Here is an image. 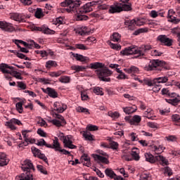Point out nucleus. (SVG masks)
<instances>
[{"mask_svg":"<svg viewBox=\"0 0 180 180\" xmlns=\"http://www.w3.org/2000/svg\"><path fill=\"white\" fill-rule=\"evenodd\" d=\"M165 139L167 141H172V142L176 141V136H175L171 135L169 136H166Z\"/></svg>","mask_w":180,"mask_h":180,"instance_id":"64","label":"nucleus"},{"mask_svg":"<svg viewBox=\"0 0 180 180\" xmlns=\"http://www.w3.org/2000/svg\"><path fill=\"white\" fill-rule=\"evenodd\" d=\"M83 137L85 140H89V141H94V135L88 134L86 131H84Z\"/></svg>","mask_w":180,"mask_h":180,"instance_id":"43","label":"nucleus"},{"mask_svg":"<svg viewBox=\"0 0 180 180\" xmlns=\"http://www.w3.org/2000/svg\"><path fill=\"white\" fill-rule=\"evenodd\" d=\"M141 122V117L140 115H134L132 117V124H134V123H140Z\"/></svg>","mask_w":180,"mask_h":180,"instance_id":"51","label":"nucleus"},{"mask_svg":"<svg viewBox=\"0 0 180 180\" xmlns=\"http://www.w3.org/2000/svg\"><path fill=\"white\" fill-rule=\"evenodd\" d=\"M59 81L62 84H68L71 81V78L68 76H62L59 78Z\"/></svg>","mask_w":180,"mask_h":180,"instance_id":"35","label":"nucleus"},{"mask_svg":"<svg viewBox=\"0 0 180 180\" xmlns=\"http://www.w3.org/2000/svg\"><path fill=\"white\" fill-rule=\"evenodd\" d=\"M24 175L23 180H33V173H32V171L24 172Z\"/></svg>","mask_w":180,"mask_h":180,"instance_id":"31","label":"nucleus"},{"mask_svg":"<svg viewBox=\"0 0 180 180\" xmlns=\"http://www.w3.org/2000/svg\"><path fill=\"white\" fill-rule=\"evenodd\" d=\"M72 56H73V57H75L77 61H81L82 63L89 60V58L78 53H72Z\"/></svg>","mask_w":180,"mask_h":180,"instance_id":"18","label":"nucleus"},{"mask_svg":"<svg viewBox=\"0 0 180 180\" xmlns=\"http://www.w3.org/2000/svg\"><path fill=\"white\" fill-rule=\"evenodd\" d=\"M166 63L163 60H151L148 65L144 68L146 71H153L154 70H158V71H162V70H167Z\"/></svg>","mask_w":180,"mask_h":180,"instance_id":"3","label":"nucleus"},{"mask_svg":"<svg viewBox=\"0 0 180 180\" xmlns=\"http://www.w3.org/2000/svg\"><path fill=\"white\" fill-rule=\"evenodd\" d=\"M166 102H167V103H170V105H172L173 106H176L178 105V103H180V96L178 95L177 97L174 98L166 99Z\"/></svg>","mask_w":180,"mask_h":180,"instance_id":"20","label":"nucleus"},{"mask_svg":"<svg viewBox=\"0 0 180 180\" xmlns=\"http://www.w3.org/2000/svg\"><path fill=\"white\" fill-rule=\"evenodd\" d=\"M125 72L127 74H137L139 73V68L136 66H131L129 69H124Z\"/></svg>","mask_w":180,"mask_h":180,"instance_id":"25","label":"nucleus"},{"mask_svg":"<svg viewBox=\"0 0 180 180\" xmlns=\"http://www.w3.org/2000/svg\"><path fill=\"white\" fill-rule=\"evenodd\" d=\"M11 120V123H13V124H18V126H22V122H20V120L15 118H12Z\"/></svg>","mask_w":180,"mask_h":180,"instance_id":"63","label":"nucleus"},{"mask_svg":"<svg viewBox=\"0 0 180 180\" xmlns=\"http://www.w3.org/2000/svg\"><path fill=\"white\" fill-rule=\"evenodd\" d=\"M72 70H74L76 71V72H79V71H84V70H86V68L85 66H81V65H73L71 67Z\"/></svg>","mask_w":180,"mask_h":180,"instance_id":"39","label":"nucleus"},{"mask_svg":"<svg viewBox=\"0 0 180 180\" xmlns=\"http://www.w3.org/2000/svg\"><path fill=\"white\" fill-rule=\"evenodd\" d=\"M87 130L89 131H96V130H98V126L96 125H88L86 127Z\"/></svg>","mask_w":180,"mask_h":180,"instance_id":"61","label":"nucleus"},{"mask_svg":"<svg viewBox=\"0 0 180 180\" xmlns=\"http://www.w3.org/2000/svg\"><path fill=\"white\" fill-rule=\"evenodd\" d=\"M121 37H122L120 36V33L115 32V33L112 34V41L119 42V41H120V38Z\"/></svg>","mask_w":180,"mask_h":180,"instance_id":"45","label":"nucleus"},{"mask_svg":"<svg viewBox=\"0 0 180 180\" xmlns=\"http://www.w3.org/2000/svg\"><path fill=\"white\" fill-rule=\"evenodd\" d=\"M93 91L96 95H101V96L103 95V91L101 87H95Z\"/></svg>","mask_w":180,"mask_h":180,"instance_id":"49","label":"nucleus"},{"mask_svg":"<svg viewBox=\"0 0 180 180\" xmlns=\"http://www.w3.org/2000/svg\"><path fill=\"white\" fill-rule=\"evenodd\" d=\"M76 48L79 50H89V48L82 44H76Z\"/></svg>","mask_w":180,"mask_h":180,"instance_id":"59","label":"nucleus"},{"mask_svg":"<svg viewBox=\"0 0 180 180\" xmlns=\"http://www.w3.org/2000/svg\"><path fill=\"white\" fill-rule=\"evenodd\" d=\"M95 72L98 75L100 81H103L104 82H109L110 81V78L107 77L112 75V71L108 69V68L104 66L102 69L96 70Z\"/></svg>","mask_w":180,"mask_h":180,"instance_id":"7","label":"nucleus"},{"mask_svg":"<svg viewBox=\"0 0 180 180\" xmlns=\"http://www.w3.org/2000/svg\"><path fill=\"white\" fill-rule=\"evenodd\" d=\"M47 148H52L55 150V151H61V145L60 142H58V138L57 136H55L54 139H53L52 145L48 143Z\"/></svg>","mask_w":180,"mask_h":180,"instance_id":"10","label":"nucleus"},{"mask_svg":"<svg viewBox=\"0 0 180 180\" xmlns=\"http://www.w3.org/2000/svg\"><path fill=\"white\" fill-rule=\"evenodd\" d=\"M157 39L165 46H167V47L172 46V43H174V41L172 39L166 37V35H159Z\"/></svg>","mask_w":180,"mask_h":180,"instance_id":"8","label":"nucleus"},{"mask_svg":"<svg viewBox=\"0 0 180 180\" xmlns=\"http://www.w3.org/2000/svg\"><path fill=\"white\" fill-rule=\"evenodd\" d=\"M37 158H40V160H42L43 161H44V162H46V164H47V165H49V160H47V157H46V155L41 153L39 155L37 156Z\"/></svg>","mask_w":180,"mask_h":180,"instance_id":"53","label":"nucleus"},{"mask_svg":"<svg viewBox=\"0 0 180 180\" xmlns=\"http://www.w3.org/2000/svg\"><path fill=\"white\" fill-rule=\"evenodd\" d=\"M91 31L86 26L78 28L77 33L80 34V36H85L86 34H89Z\"/></svg>","mask_w":180,"mask_h":180,"instance_id":"19","label":"nucleus"},{"mask_svg":"<svg viewBox=\"0 0 180 180\" xmlns=\"http://www.w3.org/2000/svg\"><path fill=\"white\" fill-rule=\"evenodd\" d=\"M144 20L142 19H137L135 20V25L136 26H143L144 25Z\"/></svg>","mask_w":180,"mask_h":180,"instance_id":"62","label":"nucleus"},{"mask_svg":"<svg viewBox=\"0 0 180 180\" xmlns=\"http://www.w3.org/2000/svg\"><path fill=\"white\" fill-rule=\"evenodd\" d=\"M5 126L8 128L10 129L11 130H16V127L13 122H12L11 120H10L8 122H5Z\"/></svg>","mask_w":180,"mask_h":180,"instance_id":"38","label":"nucleus"},{"mask_svg":"<svg viewBox=\"0 0 180 180\" xmlns=\"http://www.w3.org/2000/svg\"><path fill=\"white\" fill-rule=\"evenodd\" d=\"M51 67H57V62L54 60H49L46 63V68L50 70Z\"/></svg>","mask_w":180,"mask_h":180,"instance_id":"34","label":"nucleus"},{"mask_svg":"<svg viewBox=\"0 0 180 180\" xmlns=\"http://www.w3.org/2000/svg\"><path fill=\"white\" fill-rule=\"evenodd\" d=\"M108 116H110V117H112V119H117V117H119L120 116V114H119V112H112V111H109L108 113Z\"/></svg>","mask_w":180,"mask_h":180,"instance_id":"46","label":"nucleus"},{"mask_svg":"<svg viewBox=\"0 0 180 180\" xmlns=\"http://www.w3.org/2000/svg\"><path fill=\"white\" fill-rule=\"evenodd\" d=\"M37 168L38 171L41 172V174H44V175H47V170H46L44 167H43L42 165H37Z\"/></svg>","mask_w":180,"mask_h":180,"instance_id":"50","label":"nucleus"},{"mask_svg":"<svg viewBox=\"0 0 180 180\" xmlns=\"http://www.w3.org/2000/svg\"><path fill=\"white\" fill-rule=\"evenodd\" d=\"M167 18L169 19V22H172V23H179L180 22L179 18H176L169 14H168Z\"/></svg>","mask_w":180,"mask_h":180,"instance_id":"44","label":"nucleus"},{"mask_svg":"<svg viewBox=\"0 0 180 180\" xmlns=\"http://www.w3.org/2000/svg\"><path fill=\"white\" fill-rule=\"evenodd\" d=\"M0 29L4 30V32H13L15 30V27L12 24L6 22L5 21H0Z\"/></svg>","mask_w":180,"mask_h":180,"instance_id":"11","label":"nucleus"},{"mask_svg":"<svg viewBox=\"0 0 180 180\" xmlns=\"http://www.w3.org/2000/svg\"><path fill=\"white\" fill-rule=\"evenodd\" d=\"M23 105L22 104V102H18L15 105V108L19 113H23Z\"/></svg>","mask_w":180,"mask_h":180,"instance_id":"47","label":"nucleus"},{"mask_svg":"<svg viewBox=\"0 0 180 180\" xmlns=\"http://www.w3.org/2000/svg\"><path fill=\"white\" fill-rule=\"evenodd\" d=\"M8 164H9V159L6 157V154L0 152V167H5Z\"/></svg>","mask_w":180,"mask_h":180,"instance_id":"13","label":"nucleus"},{"mask_svg":"<svg viewBox=\"0 0 180 180\" xmlns=\"http://www.w3.org/2000/svg\"><path fill=\"white\" fill-rule=\"evenodd\" d=\"M36 144L37 146H39V147H41L43 146H45V147H47V146H49V143H47L46 141H44L43 139H41L40 141H38Z\"/></svg>","mask_w":180,"mask_h":180,"instance_id":"55","label":"nucleus"},{"mask_svg":"<svg viewBox=\"0 0 180 180\" xmlns=\"http://www.w3.org/2000/svg\"><path fill=\"white\" fill-rule=\"evenodd\" d=\"M79 1H74V0H65L60 3L61 6L67 7L65 11L68 13L73 12V13H75V20H77V22L88 20L89 18L87 15H85V13H88L94 11L93 6L95 5V3H87L81 8H79Z\"/></svg>","mask_w":180,"mask_h":180,"instance_id":"1","label":"nucleus"},{"mask_svg":"<svg viewBox=\"0 0 180 180\" xmlns=\"http://www.w3.org/2000/svg\"><path fill=\"white\" fill-rule=\"evenodd\" d=\"M32 171H35L34 166L33 165L32 160H25L24 161L23 172L32 171Z\"/></svg>","mask_w":180,"mask_h":180,"instance_id":"12","label":"nucleus"},{"mask_svg":"<svg viewBox=\"0 0 180 180\" xmlns=\"http://www.w3.org/2000/svg\"><path fill=\"white\" fill-rule=\"evenodd\" d=\"M37 124H39L41 127L47 126V122H46V121L41 117L39 118Z\"/></svg>","mask_w":180,"mask_h":180,"instance_id":"56","label":"nucleus"},{"mask_svg":"<svg viewBox=\"0 0 180 180\" xmlns=\"http://www.w3.org/2000/svg\"><path fill=\"white\" fill-rule=\"evenodd\" d=\"M77 112H82V113H88L89 115V110L84 107L79 106L76 108Z\"/></svg>","mask_w":180,"mask_h":180,"instance_id":"52","label":"nucleus"},{"mask_svg":"<svg viewBox=\"0 0 180 180\" xmlns=\"http://www.w3.org/2000/svg\"><path fill=\"white\" fill-rule=\"evenodd\" d=\"M58 137L60 139V140H61V141H63L65 148H70V150L77 148V146L72 144V136H65L63 132H60Z\"/></svg>","mask_w":180,"mask_h":180,"instance_id":"6","label":"nucleus"},{"mask_svg":"<svg viewBox=\"0 0 180 180\" xmlns=\"http://www.w3.org/2000/svg\"><path fill=\"white\" fill-rule=\"evenodd\" d=\"M110 148H112V150H117V148H119V143H117V142H115L113 141H112L110 143Z\"/></svg>","mask_w":180,"mask_h":180,"instance_id":"54","label":"nucleus"},{"mask_svg":"<svg viewBox=\"0 0 180 180\" xmlns=\"http://www.w3.org/2000/svg\"><path fill=\"white\" fill-rule=\"evenodd\" d=\"M150 150L151 151H153L155 154H161V153H164V150H165V147L160 145L158 147L155 145L150 146Z\"/></svg>","mask_w":180,"mask_h":180,"instance_id":"14","label":"nucleus"},{"mask_svg":"<svg viewBox=\"0 0 180 180\" xmlns=\"http://www.w3.org/2000/svg\"><path fill=\"white\" fill-rule=\"evenodd\" d=\"M42 33L45 34H54V30H51L50 28H44Z\"/></svg>","mask_w":180,"mask_h":180,"instance_id":"58","label":"nucleus"},{"mask_svg":"<svg viewBox=\"0 0 180 180\" xmlns=\"http://www.w3.org/2000/svg\"><path fill=\"white\" fill-rule=\"evenodd\" d=\"M146 161L147 162H150V164H154L155 162V158H154V155L150 153H146L144 155Z\"/></svg>","mask_w":180,"mask_h":180,"instance_id":"21","label":"nucleus"},{"mask_svg":"<svg viewBox=\"0 0 180 180\" xmlns=\"http://www.w3.org/2000/svg\"><path fill=\"white\" fill-rule=\"evenodd\" d=\"M123 11H131V4H126L122 3H114L110 7L109 13H119L123 12Z\"/></svg>","mask_w":180,"mask_h":180,"instance_id":"4","label":"nucleus"},{"mask_svg":"<svg viewBox=\"0 0 180 180\" xmlns=\"http://www.w3.org/2000/svg\"><path fill=\"white\" fill-rule=\"evenodd\" d=\"M147 32H148V28H141L135 31V34H140V33H147Z\"/></svg>","mask_w":180,"mask_h":180,"instance_id":"57","label":"nucleus"},{"mask_svg":"<svg viewBox=\"0 0 180 180\" xmlns=\"http://www.w3.org/2000/svg\"><path fill=\"white\" fill-rule=\"evenodd\" d=\"M16 70L14 67L10 66L6 63H1L0 65V70L3 74H10L17 78V79H22V76H20V73L15 71Z\"/></svg>","mask_w":180,"mask_h":180,"instance_id":"5","label":"nucleus"},{"mask_svg":"<svg viewBox=\"0 0 180 180\" xmlns=\"http://www.w3.org/2000/svg\"><path fill=\"white\" fill-rule=\"evenodd\" d=\"M53 108L58 113H63L65 110H67V105L58 101L54 103Z\"/></svg>","mask_w":180,"mask_h":180,"instance_id":"9","label":"nucleus"},{"mask_svg":"<svg viewBox=\"0 0 180 180\" xmlns=\"http://www.w3.org/2000/svg\"><path fill=\"white\" fill-rule=\"evenodd\" d=\"M13 42L16 44L18 50L21 51V53H23V48L20 46V44H23V40H19V39H13Z\"/></svg>","mask_w":180,"mask_h":180,"instance_id":"30","label":"nucleus"},{"mask_svg":"<svg viewBox=\"0 0 180 180\" xmlns=\"http://www.w3.org/2000/svg\"><path fill=\"white\" fill-rule=\"evenodd\" d=\"M131 155L132 157V160H134V161H140V155L137 151L131 150Z\"/></svg>","mask_w":180,"mask_h":180,"instance_id":"37","label":"nucleus"},{"mask_svg":"<svg viewBox=\"0 0 180 180\" xmlns=\"http://www.w3.org/2000/svg\"><path fill=\"white\" fill-rule=\"evenodd\" d=\"M10 18L15 22H22L23 20V17L22 14L18 13H10Z\"/></svg>","mask_w":180,"mask_h":180,"instance_id":"17","label":"nucleus"},{"mask_svg":"<svg viewBox=\"0 0 180 180\" xmlns=\"http://www.w3.org/2000/svg\"><path fill=\"white\" fill-rule=\"evenodd\" d=\"M93 158H94L95 161H101V162H103L104 164H109V160L105 157L99 155H93Z\"/></svg>","mask_w":180,"mask_h":180,"instance_id":"22","label":"nucleus"},{"mask_svg":"<svg viewBox=\"0 0 180 180\" xmlns=\"http://www.w3.org/2000/svg\"><path fill=\"white\" fill-rule=\"evenodd\" d=\"M158 84H165L168 81V77H157L155 79Z\"/></svg>","mask_w":180,"mask_h":180,"instance_id":"41","label":"nucleus"},{"mask_svg":"<svg viewBox=\"0 0 180 180\" xmlns=\"http://www.w3.org/2000/svg\"><path fill=\"white\" fill-rule=\"evenodd\" d=\"M50 123H52V124H54L56 126V127H61L64 123H63V121L58 120L57 119H53L52 120H49Z\"/></svg>","mask_w":180,"mask_h":180,"instance_id":"33","label":"nucleus"},{"mask_svg":"<svg viewBox=\"0 0 180 180\" xmlns=\"http://www.w3.org/2000/svg\"><path fill=\"white\" fill-rule=\"evenodd\" d=\"M24 47H27V49H32L33 46H34L35 49H40V45L39 44L34 42L33 40L28 41V43L26 41H23Z\"/></svg>","mask_w":180,"mask_h":180,"instance_id":"15","label":"nucleus"},{"mask_svg":"<svg viewBox=\"0 0 180 180\" xmlns=\"http://www.w3.org/2000/svg\"><path fill=\"white\" fill-rule=\"evenodd\" d=\"M141 50H139L136 49L134 46H132L125 48L124 50L121 51L120 53L122 56H131L133 54H139V56L135 57V58H137V57L143 56L144 53L148 51V50H151L153 47L151 45H144L141 46Z\"/></svg>","mask_w":180,"mask_h":180,"instance_id":"2","label":"nucleus"},{"mask_svg":"<svg viewBox=\"0 0 180 180\" xmlns=\"http://www.w3.org/2000/svg\"><path fill=\"white\" fill-rule=\"evenodd\" d=\"M48 95L51 98H57L58 96V94L56 92V90L53 89L52 88L47 87Z\"/></svg>","mask_w":180,"mask_h":180,"instance_id":"28","label":"nucleus"},{"mask_svg":"<svg viewBox=\"0 0 180 180\" xmlns=\"http://www.w3.org/2000/svg\"><path fill=\"white\" fill-rule=\"evenodd\" d=\"M156 160H158V161H161L162 165H168L169 164L168 160L162 155L156 156Z\"/></svg>","mask_w":180,"mask_h":180,"instance_id":"32","label":"nucleus"},{"mask_svg":"<svg viewBox=\"0 0 180 180\" xmlns=\"http://www.w3.org/2000/svg\"><path fill=\"white\" fill-rule=\"evenodd\" d=\"M105 174L107 176L111 178V179H114L115 176H116V174H115V172H113L112 169H106L105 170Z\"/></svg>","mask_w":180,"mask_h":180,"instance_id":"26","label":"nucleus"},{"mask_svg":"<svg viewBox=\"0 0 180 180\" xmlns=\"http://www.w3.org/2000/svg\"><path fill=\"white\" fill-rule=\"evenodd\" d=\"M24 142H23V146L25 147H27L29 144H34L36 143V139H32V138H28L27 135L26 134H24Z\"/></svg>","mask_w":180,"mask_h":180,"instance_id":"16","label":"nucleus"},{"mask_svg":"<svg viewBox=\"0 0 180 180\" xmlns=\"http://www.w3.org/2000/svg\"><path fill=\"white\" fill-rule=\"evenodd\" d=\"M31 150H32V153L34 157H37L38 155H39L41 153L40 150L34 146H32L31 148Z\"/></svg>","mask_w":180,"mask_h":180,"instance_id":"42","label":"nucleus"},{"mask_svg":"<svg viewBox=\"0 0 180 180\" xmlns=\"http://www.w3.org/2000/svg\"><path fill=\"white\" fill-rule=\"evenodd\" d=\"M140 180H151L150 174H142L140 176Z\"/></svg>","mask_w":180,"mask_h":180,"instance_id":"60","label":"nucleus"},{"mask_svg":"<svg viewBox=\"0 0 180 180\" xmlns=\"http://www.w3.org/2000/svg\"><path fill=\"white\" fill-rule=\"evenodd\" d=\"M34 16L37 18V19H41V18H44L43 10L40 8H37V11H35Z\"/></svg>","mask_w":180,"mask_h":180,"instance_id":"27","label":"nucleus"},{"mask_svg":"<svg viewBox=\"0 0 180 180\" xmlns=\"http://www.w3.org/2000/svg\"><path fill=\"white\" fill-rule=\"evenodd\" d=\"M52 116H53V117H55V119H56V120L58 119V120H60V122H62V123H63V124H67V122H65L64 117H63L61 115L57 114L56 112H53Z\"/></svg>","mask_w":180,"mask_h":180,"instance_id":"29","label":"nucleus"},{"mask_svg":"<svg viewBox=\"0 0 180 180\" xmlns=\"http://www.w3.org/2000/svg\"><path fill=\"white\" fill-rule=\"evenodd\" d=\"M172 122H175V123H180V115L178 114H174L172 115Z\"/></svg>","mask_w":180,"mask_h":180,"instance_id":"48","label":"nucleus"},{"mask_svg":"<svg viewBox=\"0 0 180 180\" xmlns=\"http://www.w3.org/2000/svg\"><path fill=\"white\" fill-rule=\"evenodd\" d=\"M90 65L92 70H98L99 68L101 70L103 68V67H105V64L99 62L91 63Z\"/></svg>","mask_w":180,"mask_h":180,"instance_id":"24","label":"nucleus"},{"mask_svg":"<svg viewBox=\"0 0 180 180\" xmlns=\"http://www.w3.org/2000/svg\"><path fill=\"white\" fill-rule=\"evenodd\" d=\"M124 113L127 115H131V113H134L137 109L133 108V107H126L123 108Z\"/></svg>","mask_w":180,"mask_h":180,"instance_id":"36","label":"nucleus"},{"mask_svg":"<svg viewBox=\"0 0 180 180\" xmlns=\"http://www.w3.org/2000/svg\"><path fill=\"white\" fill-rule=\"evenodd\" d=\"M64 72H65V71L63 70H58V72H51L49 73L50 77H60V75H62V74H64Z\"/></svg>","mask_w":180,"mask_h":180,"instance_id":"40","label":"nucleus"},{"mask_svg":"<svg viewBox=\"0 0 180 180\" xmlns=\"http://www.w3.org/2000/svg\"><path fill=\"white\" fill-rule=\"evenodd\" d=\"M136 20H127L124 24L128 27L129 30H134L136 29Z\"/></svg>","mask_w":180,"mask_h":180,"instance_id":"23","label":"nucleus"}]
</instances>
